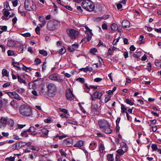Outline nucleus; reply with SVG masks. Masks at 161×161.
Returning a JSON list of instances; mask_svg holds the SVG:
<instances>
[{
	"mask_svg": "<svg viewBox=\"0 0 161 161\" xmlns=\"http://www.w3.org/2000/svg\"><path fill=\"white\" fill-rule=\"evenodd\" d=\"M19 110L20 114L24 116H30L32 114L31 108L25 105L21 106L19 108Z\"/></svg>",
	"mask_w": 161,
	"mask_h": 161,
	"instance_id": "obj_1",
	"label": "nucleus"
},
{
	"mask_svg": "<svg viewBox=\"0 0 161 161\" xmlns=\"http://www.w3.org/2000/svg\"><path fill=\"white\" fill-rule=\"evenodd\" d=\"M81 5L84 8L90 12L93 11L95 8L94 3L89 0H84L82 2Z\"/></svg>",
	"mask_w": 161,
	"mask_h": 161,
	"instance_id": "obj_2",
	"label": "nucleus"
},
{
	"mask_svg": "<svg viewBox=\"0 0 161 161\" xmlns=\"http://www.w3.org/2000/svg\"><path fill=\"white\" fill-rule=\"evenodd\" d=\"M24 5L26 10L29 11H33L36 8L35 4L32 0H25Z\"/></svg>",
	"mask_w": 161,
	"mask_h": 161,
	"instance_id": "obj_3",
	"label": "nucleus"
},
{
	"mask_svg": "<svg viewBox=\"0 0 161 161\" xmlns=\"http://www.w3.org/2000/svg\"><path fill=\"white\" fill-rule=\"evenodd\" d=\"M85 31L87 35L85 38L82 39V42H86L91 40L92 34V32L91 30L87 26H85Z\"/></svg>",
	"mask_w": 161,
	"mask_h": 161,
	"instance_id": "obj_4",
	"label": "nucleus"
},
{
	"mask_svg": "<svg viewBox=\"0 0 161 161\" xmlns=\"http://www.w3.org/2000/svg\"><path fill=\"white\" fill-rule=\"evenodd\" d=\"M66 31L68 35L72 39L76 38L79 34V32L78 31L73 29H68Z\"/></svg>",
	"mask_w": 161,
	"mask_h": 161,
	"instance_id": "obj_5",
	"label": "nucleus"
},
{
	"mask_svg": "<svg viewBox=\"0 0 161 161\" xmlns=\"http://www.w3.org/2000/svg\"><path fill=\"white\" fill-rule=\"evenodd\" d=\"M48 94L50 96H53L55 94L56 87L55 85L53 83L49 84L47 86Z\"/></svg>",
	"mask_w": 161,
	"mask_h": 161,
	"instance_id": "obj_6",
	"label": "nucleus"
},
{
	"mask_svg": "<svg viewBox=\"0 0 161 161\" xmlns=\"http://www.w3.org/2000/svg\"><path fill=\"white\" fill-rule=\"evenodd\" d=\"M98 124L100 128L103 130L105 129V127L108 126V123L105 120L100 119L98 121Z\"/></svg>",
	"mask_w": 161,
	"mask_h": 161,
	"instance_id": "obj_7",
	"label": "nucleus"
},
{
	"mask_svg": "<svg viewBox=\"0 0 161 161\" xmlns=\"http://www.w3.org/2000/svg\"><path fill=\"white\" fill-rule=\"evenodd\" d=\"M8 119L6 117H2L0 119V128H4L8 124Z\"/></svg>",
	"mask_w": 161,
	"mask_h": 161,
	"instance_id": "obj_8",
	"label": "nucleus"
},
{
	"mask_svg": "<svg viewBox=\"0 0 161 161\" xmlns=\"http://www.w3.org/2000/svg\"><path fill=\"white\" fill-rule=\"evenodd\" d=\"M66 97L69 100H72L74 99V95L69 89H68L66 91Z\"/></svg>",
	"mask_w": 161,
	"mask_h": 161,
	"instance_id": "obj_9",
	"label": "nucleus"
},
{
	"mask_svg": "<svg viewBox=\"0 0 161 161\" xmlns=\"http://www.w3.org/2000/svg\"><path fill=\"white\" fill-rule=\"evenodd\" d=\"M79 45L77 43H75L72 45L71 46H69L68 50L70 52H72L78 49Z\"/></svg>",
	"mask_w": 161,
	"mask_h": 161,
	"instance_id": "obj_10",
	"label": "nucleus"
},
{
	"mask_svg": "<svg viewBox=\"0 0 161 161\" xmlns=\"http://www.w3.org/2000/svg\"><path fill=\"white\" fill-rule=\"evenodd\" d=\"M3 11V15L2 17L3 19L5 20H8L9 19L8 16L10 14V12H9V10H4Z\"/></svg>",
	"mask_w": 161,
	"mask_h": 161,
	"instance_id": "obj_11",
	"label": "nucleus"
},
{
	"mask_svg": "<svg viewBox=\"0 0 161 161\" xmlns=\"http://www.w3.org/2000/svg\"><path fill=\"white\" fill-rule=\"evenodd\" d=\"M73 141L71 139H66L64 141V144L68 147L71 146L72 145Z\"/></svg>",
	"mask_w": 161,
	"mask_h": 161,
	"instance_id": "obj_12",
	"label": "nucleus"
},
{
	"mask_svg": "<svg viewBox=\"0 0 161 161\" xmlns=\"http://www.w3.org/2000/svg\"><path fill=\"white\" fill-rule=\"evenodd\" d=\"M151 148L153 151H157L158 153L161 154V149L158 148L157 146L155 144H153L151 146Z\"/></svg>",
	"mask_w": 161,
	"mask_h": 161,
	"instance_id": "obj_13",
	"label": "nucleus"
},
{
	"mask_svg": "<svg viewBox=\"0 0 161 161\" xmlns=\"http://www.w3.org/2000/svg\"><path fill=\"white\" fill-rule=\"evenodd\" d=\"M97 146V143L95 141H92L90 144L89 148L90 150H93L96 148Z\"/></svg>",
	"mask_w": 161,
	"mask_h": 161,
	"instance_id": "obj_14",
	"label": "nucleus"
},
{
	"mask_svg": "<svg viewBox=\"0 0 161 161\" xmlns=\"http://www.w3.org/2000/svg\"><path fill=\"white\" fill-rule=\"evenodd\" d=\"M103 131L106 134H109L112 133V130L111 129L109 125L108 124V126L105 127V129H103Z\"/></svg>",
	"mask_w": 161,
	"mask_h": 161,
	"instance_id": "obj_15",
	"label": "nucleus"
},
{
	"mask_svg": "<svg viewBox=\"0 0 161 161\" xmlns=\"http://www.w3.org/2000/svg\"><path fill=\"white\" fill-rule=\"evenodd\" d=\"M7 45L8 47H13L16 46V43L14 40H9L7 42Z\"/></svg>",
	"mask_w": 161,
	"mask_h": 161,
	"instance_id": "obj_16",
	"label": "nucleus"
},
{
	"mask_svg": "<svg viewBox=\"0 0 161 161\" xmlns=\"http://www.w3.org/2000/svg\"><path fill=\"white\" fill-rule=\"evenodd\" d=\"M103 93L101 91H96L94 93L93 95L96 98L100 99L102 96L103 95Z\"/></svg>",
	"mask_w": 161,
	"mask_h": 161,
	"instance_id": "obj_17",
	"label": "nucleus"
},
{
	"mask_svg": "<svg viewBox=\"0 0 161 161\" xmlns=\"http://www.w3.org/2000/svg\"><path fill=\"white\" fill-rule=\"evenodd\" d=\"M19 12V13L22 15L25 16V10L23 8L22 6H19L18 8Z\"/></svg>",
	"mask_w": 161,
	"mask_h": 161,
	"instance_id": "obj_18",
	"label": "nucleus"
},
{
	"mask_svg": "<svg viewBox=\"0 0 161 161\" xmlns=\"http://www.w3.org/2000/svg\"><path fill=\"white\" fill-rule=\"evenodd\" d=\"M58 75L56 74H52L49 76V78L51 80L57 81L58 80Z\"/></svg>",
	"mask_w": 161,
	"mask_h": 161,
	"instance_id": "obj_19",
	"label": "nucleus"
},
{
	"mask_svg": "<svg viewBox=\"0 0 161 161\" xmlns=\"http://www.w3.org/2000/svg\"><path fill=\"white\" fill-rule=\"evenodd\" d=\"M122 25L125 28H128L130 26V22L126 20H124L122 22Z\"/></svg>",
	"mask_w": 161,
	"mask_h": 161,
	"instance_id": "obj_20",
	"label": "nucleus"
},
{
	"mask_svg": "<svg viewBox=\"0 0 161 161\" xmlns=\"http://www.w3.org/2000/svg\"><path fill=\"white\" fill-rule=\"evenodd\" d=\"M3 4L4 8L3 10H10L11 9L9 6V3L8 2L6 1L3 3Z\"/></svg>",
	"mask_w": 161,
	"mask_h": 161,
	"instance_id": "obj_21",
	"label": "nucleus"
},
{
	"mask_svg": "<svg viewBox=\"0 0 161 161\" xmlns=\"http://www.w3.org/2000/svg\"><path fill=\"white\" fill-rule=\"evenodd\" d=\"M39 20L42 23V24L40 25L41 27L44 26L46 23V21L44 18L43 16H41L39 18Z\"/></svg>",
	"mask_w": 161,
	"mask_h": 161,
	"instance_id": "obj_22",
	"label": "nucleus"
},
{
	"mask_svg": "<svg viewBox=\"0 0 161 161\" xmlns=\"http://www.w3.org/2000/svg\"><path fill=\"white\" fill-rule=\"evenodd\" d=\"M93 68L89 66H87L84 68H82L80 69V70L85 72H87L88 71H91L93 70Z\"/></svg>",
	"mask_w": 161,
	"mask_h": 161,
	"instance_id": "obj_23",
	"label": "nucleus"
},
{
	"mask_svg": "<svg viewBox=\"0 0 161 161\" xmlns=\"http://www.w3.org/2000/svg\"><path fill=\"white\" fill-rule=\"evenodd\" d=\"M10 105L14 108H17L18 107L17 103L14 100H13L10 102Z\"/></svg>",
	"mask_w": 161,
	"mask_h": 161,
	"instance_id": "obj_24",
	"label": "nucleus"
},
{
	"mask_svg": "<svg viewBox=\"0 0 161 161\" xmlns=\"http://www.w3.org/2000/svg\"><path fill=\"white\" fill-rule=\"evenodd\" d=\"M60 48V47H59ZM60 49H58V53L61 54H64L66 52V49L63 46H61V47H60Z\"/></svg>",
	"mask_w": 161,
	"mask_h": 161,
	"instance_id": "obj_25",
	"label": "nucleus"
},
{
	"mask_svg": "<svg viewBox=\"0 0 161 161\" xmlns=\"http://www.w3.org/2000/svg\"><path fill=\"white\" fill-rule=\"evenodd\" d=\"M83 145V142L82 141L80 140L79 141L76 143L74 145L75 147H81Z\"/></svg>",
	"mask_w": 161,
	"mask_h": 161,
	"instance_id": "obj_26",
	"label": "nucleus"
},
{
	"mask_svg": "<svg viewBox=\"0 0 161 161\" xmlns=\"http://www.w3.org/2000/svg\"><path fill=\"white\" fill-rule=\"evenodd\" d=\"M99 150L101 153H103L105 149V147L103 144L102 143H100L99 145Z\"/></svg>",
	"mask_w": 161,
	"mask_h": 161,
	"instance_id": "obj_27",
	"label": "nucleus"
},
{
	"mask_svg": "<svg viewBox=\"0 0 161 161\" xmlns=\"http://www.w3.org/2000/svg\"><path fill=\"white\" fill-rule=\"evenodd\" d=\"M111 29L113 31H116L118 29V26L115 23H113L111 25Z\"/></svg>",
	"mask_w": 161,
	"mask_h": 161,
	"instance_id": "obj_28",
	"label": "nucleus"
},
{
	"mask_svg": "<svg viewBox=\"0 0 161 161\" xmlns=\"http://www.w3.org/2000/svg\"><path fill=\"white\" fill-rule=\"evenodd\" d=\"M107 159L108 161H114L113 155L111 154H108L107 156Z\"/></svg>",
	"mask_w": 161,
	"mask_h": 161,
	"instance_id": "obj_29",
	"label": "nucleus"
},
{
	"mask_svg": "<svg viewBox=\"0 0 161 161\" xmlns=\"http://www.w3.org/2000/svg\"><path fill=\"white\" fill-rule=\"evenodd\" d=\"M2 74L3 76L8 77L9 76L8 72V71L5 69H3L2 71Z\"/></svg>",
	"mask_w": 161,
	"mask_h": 161,
	"instance_id": "obj_30",
	"label": "nucleus"
},
{
	"mask_svg": "<svg viewBox=\"0 0 161 161\" xmlns=\"http://www.w3.org/2000/svg\"><path fill=\"white\" fill-rule=\"evenodd\" d=\"M18 81L21 83H23L25 85H27V83L25 80L23 79L20 78L19 76H18Z\"/></svg>",
	"mask_w": 161,
	"mask_h": 161,
	"instance_id": "obj_31",
	"label": "nucleus"
},
{
	"mask_svg": "<svg viewBox=\"0 0 161 161\" xmlns=\"http://www.w3.org/2000/svg\"><path fill=\"white\" fill-rule=\"evenodd\" d=\"M15 92H5V93L7 94L9 97L11 98H13L15 95Z\"/></svg>",
	"mask_w": 161,
	"mask_h": 161,
	"instance_id": "obj_32",
	"label": "nucleus"
},
{
	"mask_svg": "<svg viewBox=\"0 0 161 161\" xmlns=\"http://www.w3.org/2000/svg\"><path fill=\"white\" fill-rule=\"evenodd\" d=\"M39 53L40 54L42 55L45 56H46L47 55V52L44 50H40L39 51Z\"/></svg>",
	"mask_w": 161,
	"mask_h": 161,
	"instance_id": "obj_33",
	"label": "nucleus"
},
{
	"mask_svg": "<svg viewBox=\"0 0 161 161\" xmlns=\"http://www.w3.org/2000/svg\"><path fill=\"white\" fill-rule=\"evenodd\" d=\"M36 129L34 126H31L30 128L28 130H26V131H28V132H35Z\"/></svg>",
	"mask_w": 161,
	"mask_h": 161,
	"instance_id": "obj_34",
	"label": "nucleus"
},
{
	"mask_svg": "<svg viewBox=\"0 0 161 161\" xmlns=\"http://www.w3.org/2000/svg\"><path fill=\"white\" fill-rule=\"evenodd\" d=\"M125 102L126 103L129 104L130 106L133 105L134 104V103L132 102L128 98L126 99Z\"/></svg>",
	"mask_w": 161,
	"mask_h": 161,
	"instance_id": "obj_35",
	"label": "nucleus"
},
{
	"mask_svg": "<svg viewBox=\"0 0 161 161\" xmlns=\"http://www.w3.org/2000/svg\"><path fill=\"white\" fill-rule=\"evenodd\" d=\"M111 96L108 95H105L104 101L105 103L108 102L110 99Z\"/></svg>",
	"mask_w": 161,
	"mask_h": 161,
	"instance_id": "obj_36",
	"label": "nucleus"
},
{
	"mask_svg": "<svg viewBox=\"0 0 161 161\" xmlns=\"http://www.w3.org/2000/svg\"><path fill=\"white\" fill-rule=\"evenodd\" d=\"M97 52V50L96 48H92L90 50V53L92 55H95Z\"/></svg>",
	"mask_w": 161,
	"mask_h": 161,
	"instance_id": "obj_37",
	"label": "nucleus"
},
{
	"mask_svg": "<svg viewBox=\"0 0 161 161\" xmlns=\"http://www.w3.org/2000/svg\"><path fill=\"white\" fill-rule=\"evenodd\" d=\"M12 64L14 67H16L18 68L19 69H21V68L19 67V64L18 62L13 61Z\"/></svg>",
	"mask_w": 161,
	"mask_h": 161,
	"instance_id": "obj_38",
	"label": "nucleus"
},
{
	"mask_svg": "<svg viewBox=\"0 0 161 161\" xmlns=\"http://www.w3.org/2000/svg\"><path fill=\"white\" fill-rule=\"evenodd\" d=\"M121 109L122 113H125V112H127L126 111L127 110V108H126L124 105L123 104H121Z\"/></svg>",
	"mask_w": 161,
	"mask_h": 161,
	"instance_id": "obj_39",
	"label": "nucleus"
},
{
	"mask_svg": "<svg viewBox=\"0 0 161 161\" xmlns=\"http://www.w3.org/2000/svg\"><path fill=\"white\" fill-rule=\"evenodd\" d=\"M42 132L45 135L47 136L48 135V131L46 128H43L41 130Z\"/></svg>",
	"mask_w": 161,
	"mask_h": 161,
	"instance_id": "obj_40",
	"label": "nucleus"
},
{
	"mask_svg": "<svg viewBox=\"0 0 161 161\" xmlns=\"http://www.w3.org/2000/svg\"><path fill=\"white\" fill-rule=\"evenodd\" d=\"M14 98L17 100H20L21 99V98L20 97L16 92L15 93Z\"/></svg>",
	"mask_w": 161,
	"mask_h": 161,
	"instance_id": "obj_41",
	"label": "nucleus"
},
{
	"mask_svg": "<svg viewBox=\"0 0 161 161\" xmlns=\"http://www.w3.org/2000/svg\"><path fill=\"white\" fill-rule=\"evenodd\" d=\"M23 143H24V142H18L17 143L15 144L14 145V146L16 148H19L20 147V144H21Z\"/></svg>",
	"mask_w": 161,
	"mask_h": 161,
	"instance_id": "obj_42",
	"label": "nucleus"
},
{
	"mask_svg": "<svg viewBox=\"0 0 161 161\" xmlns=\"http://www.w3.org/2000/svg\"><path fill=\"white\" fill-rule=\"evenodd\" d=\"M7 53L9 56H13L15 54V53L14 51L10 50L8 51Z\"/></svg>",
	"mask_w": 161,
	"mask_h": 161,
	"instance_id": "obj_43",
	"label": "nucleus"
},
{
	"mask_svg": "<svg viewBox=\"0 0 161 161\" xmlns=\"http://www.w3.org/2000/svg\"><path fill=\"white\" fill-rule=\"evenodd\" d=\"M117 153L119 154L120 155H122L124 154V152L121 149L118 150L116 151Z\"/></svg>",
	"mask_w": 161,
	"mask_h": 161,
	"instance_id": "obj_44",
	"label": "nucleus"
},
{
	"mask_svg": "<svg viewBox=\"0 0 161 161\" xmlns=\"http://www.w3.org/2000/svg\"><path fill=\"white\" fill-rule=\"evenodd\" d=\"M21 35L25 37H30L31 36V34L30 33L27 32L24 33H22Z\"/></svg>",
	"mask_w": 161,
	"mask_h": 161,
	"instance_id": "obj_45",
	"label": "nucleus"
},
{
	"mask_svg": "<svg viewBox=\"0 0 161 161\" xmlns=\"http://www.w3.org/2000/svg\"><path fill=\"white\" fill-rule=\"evenodd\" d=\"M39 92L40 95L45 94L46 93V91L43 87L41 88V91H40Z\"/></svg>",
	"mask_w": 161,
	"mask_h": 161,
	"instance_id": "obj_46",
	"label": "nucleus"
},
{
	"mask_svg": "<svg viewBox=\"0 0 161 161\" xmlns=\"http://www.w3.org/2000/svg\"><path fill=\"white\" fill-rule=\"evenodd\" d=\"M30 149L33 150H35L37 151H38L39 150V149L38 147H35L33 146H31L30 147Z\"/></svg>",
	"mask_w": 161,
	"mask_h": 161,
	"instance_id": "obj_47",
	"label": "nucleus"
},
{
	"mask_svg": "<svg viewBox=\"0 0 161 161\" xmlns=\"http://www.w3.org/2000/svg\"><path fill=\"white\" fill-rule=\"evenodd\" d=\"M150 126L153 125L155 124L156 122V119H153L150 120Z\"/></svg>",
	"mask_w": 161,
	"mask_h": 161,
	"instance_id": "obj_48",
	"label": "nucleus"
},
{
	"mask_svg": "<svg viewBox=\"0 0 161 161\" xmlns=\"http://www.w3.org/2000/svg\"><path fill=\"white\" fill-rule=\"evenodd\" d=\"M28 131H26V130L25 131H24L23 132L21 133V135L22 136H25V137H27L28 136V134L26 133Z\"/></svg>",
	"mask_w": 161,
	"mask_h": 161,
	"instance_id": "obj_49",
	"label": "nucleus"
},
{
	"mask_svg": "<svg viewBox=\"0 0 161 161\" xmlns=\"http://www.w3.org/2000/svg\"><path fill=\"white\" fill-rule=\"evenodd\" d=\"M7 27L6 26H0V29L2 30V31H3V32L4 31H7Z\"/></svg>",
	"mask_w": 161,
	"mask_h": 161,
	"instance_id": "obj_50",
	"label": "nucleus"
},
{
	"mask_svg": "<svg viewBox=\"0 0 161 161\" xmlns=\"http://www.w3.org/2000/svg\"><path fill=\"white\" fill-rule=\"evenodd\" d=\"M76 80L77 81H79L80 82H81V83H84L85 81L84 79L82 78H79L77 79Z\"/></svg>",
	"mask_w": 161,
	"mask_h": 161,
	"instance_id": "obj_51",
	"label": "nucleus"
},
{
	"mask_svg": "<svg viewBox=\"0 0 161 161\" xmlns=\"http://www.w3.org/2000/svg\"><path fill=\"white\" fill-rule=\"evenodd\" d=\"M60 152L62 156H66L67 155V154L64 152V150L63 149H61L60 150Z\"/></svg>",
	"mask_w": 161,
	"mask_h": 161,
	"instance_id": "obj_52",
	"label": "nucleus"
},
{
	"mask_svg": "<svg viewBox=\"0 0 161 161\" xmlns=\"http://www.w3.org/2000/svg\"><path fill=\"white\" fill-rule=\"evenodd\" d=\"M113 54V51L112 50L111 48H109L108 51L107 55V56H109L112 55Z\"/></svg>",
	"mask_w": 161,
	"mask_h": 161,
	"instance_id": "obj_53",
	"label": "nucleus"
},
{
	"mask_svg": "<svg viewBox=\"0 0 161 161\" xmlns=\"http://www.w3.org/2000/svg\"><path fill=\"white\" fill-rule=\"evenodd\" d=\"M67 122L71 124L74 125H76V123H77L76 122L74 121H73L72 120H68L67 121Z\"/></svg>",
	"mask_w": 161,
	"mask_h": 161,
	"instance_id": "obj_54",
	"label": "nucleus"
},
{
	"mask_svg": "<svg viewBox=\"0 0 161 161\" xmlns=\"http://www.w3.org/2000/svg\"><path fill=\"white\" fill-rule=\"evenodd\" d=\"M35 31L37 34H39L40 33V27L39 26H37L35 29Z\"/></svg>",
	"mask_w": 161,
	"mask_h": 161,
	"instance_id": "obj_55",
	"label": "nucleus"
},
{
	"mask_svg": "<svg viewBox=\"0 0 161 161\" xmlns=\"http://www.w3.org/2000/svg\"><path fill=\"white\" fill-rule=\"evenodd\" d=\"M12 3L13 6L16 7L17 5L18 1L17 0H15L14 1H12Z\"/></svg>",
	"mask_w": 161,
	"mask_h": 161,
	"instance_id": "obj_56",
	"label": "nucleus"
},
{
	"mask_svg": "<svg viewBox=\"0 0 161 161\" xmlns=\"http://www.w3.org/2000/svg\"><path fill=\"white\" fill-rule=\"evenodd\" d=\"M151 64L150 63H148L147 64V68L148 69V70L150 71L151 70Z\"/></svg>",
	"mask_w": 161,
	"mask_h": 161,
	"instance_id": "obj_57",
	"label": "nucleus"
},
{
	"mask_svg": "<svg viewBox=\"0 0 161 161\" xmlns=\"http://www.w3.org/2000/svg\"><path fill=\"white\" fill-rule=\"evenodd\" d=\"M10 85V83L9 82H8L6 83H4L3 85V87H6L9 86Z\"/></svg>",
	"mask_w": 161,
	"mask_h": 161,
	"instance_id": "obj_58",
	"label": "nucleus"
},
{
	"mask_svg": "<svg viewBox=\"0 0 161 161\" xmlns=\"http://www.w3.org/2000/svg\"><path fill=\"white\" fill-rule=\"evenodd\" d=\"M102 27L103 29L107 30L108 29L107 26L105 23H104L102 25Z\"/></svg>",
	"mask_w": 161,
	"mask_h": 161,
	"instance_id": "obj_59",
	"label": "nucleus"
},
{
	"mask_svg": "<svg viewBox=\"0 0 161 161\" xmlns=\"http://www.w3.org/2000/svg\"><path fill=\"white\" fill-rule=\"evenodd\" d=\"M53 4L54 6L53 11L54 12H55V13H57V11L58 10V8H57V6L55 5V3H53Z\"/></svg>",
	"mask_w": 161,
	"mask_h": 161,
	"instance_id": "obj_60",
	"label": "nucleus"
},
{
	"mask_svg": "<svg viewBox=\"0 0 161 161\" xmlns=\"http://www.w3.org/2000/svg\"><path fill=\"white\" fill-rule=\"evenodd\" d=\"M17 20V19L16 17H15L14 18H13L12 19V21L13 24H15L16 23Z\"/></svg>",
	"mask_w": 161,
	"mask_h": 161,
	"instance_id": "obj_61",
	"label": "nucleus"
},
{
	"mask_svg": "<svg viewBox=\"0 0 161 161\" xmlns=\"http://www.w3.org/2000/svg\"><path fill=\"white\" fill-rule=\"evenodd\" d=\"M102 80V79L100 78H97L95 79L94 80L95 82H98Z\"/></svg>",
	"mask_w": 161,
	"mask_h": 161,
	"instance_id": "obj_62",
	"label": "nucleus"
},
{
	"mask_svg": "<svg viewBox=\"0 0 161 161\" xmlns=\"http://www.w3.org/2000/svg\"><path fill=\"white\" fill-rule=\"evenodd\" d=\"M57 45L59 47H61V46H62L61 45V42L60 41H58L57 42Z\"/></svg>",
	"mask_w": 161,
	"mask_h": 161,
	"instance_id": "obj_63",
	"label": "nucleus"
},
{
	"mask_svg": "<svg viewBox=\"0 0 161 161\" xmlns=\"http://www.w3.org/2000/svg\"><path fill=\"white\" fill-rule=\"evenodd\" d=\"M6 159H8L9 161H14V157H10L8 158H7Z\"/></svg>",
	"mask_w": 161,
	"mask_h": 161,
	"instance_id": "obj_64",
	"label": "nucleus"
}]
</instances>
